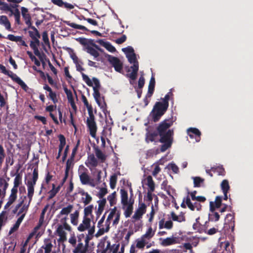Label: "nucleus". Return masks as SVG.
Wrapping results in <instances>:
<instances>
[{
  "mask_svg": "<svg viewBox=\"0 0 253 253\" xmlns=\"http://www.w3.org/2000/svg\"><path fill=\"white\" fill-rule=\"evenodd\" d=\"M38 178V171L35 169L33 172V176L32 179H28L26 183L27 187V197L28 200L26 201L25 203L22 206L21 208L18 212V215L22 213H23V214H25L28 211L34 194V187Z\"/></svg>",
  "mask_w": 253,
  "mask_h": 253,
  "instance_id": "nucleus-2",
  "label": "nucleus"
},
{
  "mask_svg": "<svg viewBox=\"0 0 253 253\" xmlns=\"http://www.w3.org/2000/svg\"><path fill=\"white\" fill-rule=\"evenodd\" d=\"M122 51L126 54V56H127L128 55L134 53V50L133 48L130 46L122 48Z\"/></svg>",
  "mask_w": 253,
  "mask_h": 253,
  "instance_id": "nucleus-56",
  "label": "nucleus"
},
{
  "mask_svg": "<svg viewBox=\"0 0 253 253\" xmlns=\"http://www.w3.org/2000/svg\"><path fill=\"white\" fill-rule=\"evenodd\" d=\"M32 30L28 32L30 37L32 39H39L41 35L38 30L34 26H30Z\"/></svg>",
  "mask_w": 253,
  "mask_h": 253,
  "instance_id": "nucleus-36",
  "label": "nucleus"
},
{
  "mask_svg": "<svg viewBox=\"0 0 253 253\" xmlns=\"http://www.w3.org/2000/svg\"><path fill=\"white\" fill-rule=\"evenodd\" d=\"M126 57L127 58L128 62L130 64H133V65L130 66V67L128 68L127 70V72H129L130 69L132 70V72L130 73L127 74L126 76L131 80L134 81L137 78V72L139 69V63L137 60L136 54L134 53L130 55H128Z\"/></svg>",
  "mask_w": 253,
  "mask_h": 253,
  "instance_id": "nucleus-7",
  "label": "nucleus"
},
{
  "mask_svg": "<svg viewBox=\"0 0 253 253\" xmlns=\"http://www.w3.org/2000/svg\"><path fill=\"white\" fill-rule=\"evenodd\" d=\"M154 234H155V233H154V232H153L152 231V227H150L148 228V229L146 231V233L142 236V237L144 239H147L148 240H149L153 237V236L154 235Z\"/></svg>",
  "mask_w": 253,
  "mask_h": 253,
  "instance_id": "nucleus-45",
  "label": "nucleus"
},
{
  "mask_svg": "<svg viewBox=\"0 0 253 253\" xmlns=\"http://www.w3.org/2000/svg\"><path fill=\"white\" fill-rule=\"evenodd\" d=\"M211 169L212 172L216 173L218 175L224 176L225 174V169L222 166L211 167Z\"/></svg>",
  "mask_w": 253,
  "mask_h": 253,
  "instance_id": "nucleus-39",
  "label": "nucleus"
},
{
  "mask_svg": "<svg viewBox=\"0 0 253 253\" xmlns=\"http://www.w3.org/2000/svg\"><path fill=\"white\" fill-rule=\"evenodd\" d=\"M95 153L96 157L98 159L100 160L101 161H103L105 159V155L99 149L96 148L95 150Z\"/></svg>",
  "mask_w": 253,
  "mask_h": 253,
  "instance_id": "nucleus-50",
  "label": "nucleus"
},
{
  "mask_svg": "<svg viewBox=\"0 0 253 253\" xmlns=\"http://www.w3.org/2000/svg\"><path fill=\"white\" fill-rule=\"evenodd\" d=\"M133 206L132 204H129L125 211V215L126 217H129L132 213Z\"/></svg>",
  "mask_w": 253,
  "mask_h": 253,
  "instance_id": "nucleus-54",
  "label": "nucleus"
},
{
  "mask_svg": "<svg viewBox=\"0 0 253 253\" xmlns=\"http://www.w3.org/2000/svg\"><path fill=\"white\" fill-rule=\"evenodd\" d=\"M11 12L10 15H12V14L14 15V16L15 17V21H16V22L17 23L19 24V22H20V12L18 10V9H16L14 10H12V12Z\"/></svg>",
  "mask_w": 253,
  "mask_h": 253,
  "instance_id": "nucleus-59",
  "label": "nucleus"
},
{
  "mask_svg": "<svg viewBox=\"0 0 253 253\" xmlns=\"http://www.w3.org/2000/svg\"><path fill=\"white\" fill-rule=\"evenodd\" d=\"M220 186L223 193H228L230 190V186L228 180L224 179L222 180Z\"/></svg>",
  "mask_w": 253,
  "mask_h": 253,
  "instance_id": "nucleus-40",
  "label": "nucleus"
},
{
  "mask_svg": "<svg viewBox=\"0 0 253 253\" xmlns=\"http://www.w3.org/2000/svg\"><path fill=\"white\" fill-rule=\"evenodd\" d=\"M86 124L90 135L93 138H95L97 126L94 121V117L91 113H89V117L87 118Z\"/></svg>",
  "mask_w": 253,
  "mask_h": 253,
  "instance_id": "nucleus-9",
  "label": "nucleus"
},
{
  "mask_svg": "<svg viewBox=\"0 0 253 253\" xmlns=\"http://www.w3.org/2000/svg\"><path fill=\"white\" fill-rule=\"evenodd\" d=\"M82 76L83 80L85 82V83L88 86H92L93 87V97L99 106H100V95L99 93V89L100 87V85L99 80L96 78H93L92 80H91L87 75L84 73H82Z\"/></svg>",
  "mask_w": 253,
  "mask_h": 253,
  "instance_id": "nucleus-4",
  "label": "nucleus"
},
{
  "mask_svg": "<svg viewBox=\"0 0 253 253\" xmlns=\"http://www.w3.org/2000/svg\"><path fill=\"white\" fill-rule=\"evenodd\" d=\"M111 219V212L108 214L107 218L105 223V226H98L99 230L95 234L96 237H99L103 235L105 232H107L109 230V220Z\"/></svg>",
  "mask_w": 253,
  "mask_h": 253,
  "instance_id": "nucleus-16",
  "label": "nucleus"
},
{
  "mask_svg": "<svg viewBox=\"0 0 253 253\" xmlns=\"http://www.w3.org/2000/svg\"><path fill=\"white\" fill-rule=\"evenodd\" d=\"M187 133L191 138H195L197 142L200 140L201 133L200 130L195 127H190L187 129Z\"/></svg>",
  "mask_w": 253,
  "mask_h": 253,
  "instance_id": "nucleus-17",
  "label": "nucleus"
},
{
  "mask_svg": "<svg viewBox=\"0 0 253 253\" xmlns=\"http://www.w3.org/2000/svg\"><path fill=\"white\" fill-rule=\"evenodd\" d=\"M27 54L29 55L30 58L31 59L32 61H34L35 64L37 66L40 65V61L36 58V57L33 55L31 51H27Z\"/></svg>",
  "mask_w": 253,
  "mask_h": 253,
  "instance_id": "nucleus-61",
  "label": "nucleus"
},
{
  "mask_svg": "<svg viewBox=\"0 0 253 253\" xmlns=\"http://www.w3.org/2000/svg\"><path fill=\"white\" fill-rule=\"evenodd\" d=\"M94 207L92 205H90L85 207L84 209L83 217L93 219V216L92 215V211Z\"/></svg>",
  "mask_w": 253,
  "mask_h": 253,
  "instance_id": "nucleus-24",
  "label": "nucleus"
},
{
  "mask_svg": "<svg viewBox=\"0 0 253 253\" xmlns=\"http://www.w3.org/2000/svg\"><path fill=\"white\" fill-rule=\"evenodd\" d=\"M73 209L74 206L73 205L68 204L67 206L63 207L61 209L60 212L58 214L57 217L60 218V219H62L66 218V222H67V220L68 219V214L71 213Z\"/></svg>",
  "mask_w": 253,
  "mask_h": 253,
  "instance_id": "nucleus-13",
  "label": "nucleus"
},
{
  "mask_svg": "<svg viewBox=\"0 0 253 253\" xmlns=\"http://www.w3.org/2000/svg\"><path fill=\"white\" fill-rule=\"evenodd\" d=\"M97 42L104 47L108 51H111V44L109 42L105 41V40H99Z\"/></svg>",
  "mask_w": 253,
  "mask_h": 253,
  "instance_id": "nucleus-42",
  "label": "nucleus"
},
{
  "mask_svg": "<svg viewBox=\"0 0 253 253\" xmlns=\"http://www.w3.org/2000/svg\"><path fill=\"white\" fill-rule=\"evenodd\" d=\"M70 57L72 58V59L73 60L74 63L76 64H78L79 63L82 62L78 58V57L76 56V54L73 51H72L70 53Z\"/></svg>",
  "mask_w": 253,
  "mask_h": 253,
  "instance_id": "nucleus-64",
  "label": "nucleus"
},
{
  "mask_svg": "<svg viewBox=\"0 0 253 253\" xmlns=\"http://www.w3.org/2000/svg\"><path fill=\"white\" fill-rule=\"evenodd\" d=\"M136 247L138 249H144L146 244V242H145V240L143 238H142V237H141V239H137L136 241Z\"/></svg>",
  "mask_w": 253,
  "mask_h": 253,
  "instance_id": "nucleus-48",
  "label": "nucleus"
},
{
  "mask_svg": "<svg viewBox=\"0 0 253 253\" xmlns=\"http://www.w3.org/2000/svg\"><path fill=\"white\" fill-rule=\"evenodd\" d=\"M229 218H230V223L226 222V224H229V227L231 226L232 228V231H233L234 229V227H235L234 216L232 214L229 213L226 215V220H228Z\"/></svg>",
  "mask_w": 253,
  "mask_h": 253,
  "instance_id": "nucleus-46",
  "label": "nucleus"
},
{
  "mask_svg": "<svg viewBox=\"0 0 253 253\" xmlns=\"http://www.w3.org/2000/svg\"><path fill=\"white\" fill-rule=\"evenodd\" d=\"M147 185L149 187V190L154 191L155 190V183L153 180L152 177L149 175L146 178Z\"/></svg>",
  "mask_w": 253,
  "mask_h": 253,
  "instance_id": "nucleus-41",
  "label": "nucleus"
},
{
  "mask_svg": "<svg viewBox=\"0 0 253 253\" xmlns=\"http://www.w3.org/2000/svg\"><path fill=\"white\" fill-rule=\"evenodd\" d=\"M7 219V212L6 211H2L0 214V224L3 225Z\"/></svg>",
  "mask_w": 253,
  "mask_h": 253,
  "instance_id": "nucleus-53",
  "label": "nucleus"
},
{
  "mask_svg": "<svg viewBox=\"0 0 253 253\" xmlns=\"http://www.w3.org/2000/svg\"><path fill=\"white\" fill-rule=\"evenodd\" d=\"M60 224L57 225L56 230V233L59 237L58 242H64L67 240V233L66 231L71 232V226L66 222V218L60 219Z\"/></svg>",
  "mask_w": 253,
  "mask_h": 253,
  "instance_id": "nucleus-6",
  "label": "nucleus"
},
{
  "mask_svg": "<svg viewBox=\"0 0 253 253\" xmlns=\"http://www.w3.org/2000/svg\"><path fill=\"white\" fill-rule=\"evenodd\" d=\"M155 85V79L154 76L152 75L148 85V90L147 92V96L151 97L154 93Z\"/></svg>",
  "mask_w": 253,
  "mask_h": 253,
  "instance_id": "nucleus-27",
  "label": "nucleus"
},
{
  "mask_svg": "<svg viewBox=\"0 0 253 253\" xmlns=\"http://www.w3.org/2000/svg\"><path fill=\"white\" fill-rule=\"evenodd\" d=\"M68 242L74 247L77 245V239L74 233L70 234V237L69 238Z\"/></svg>",
  "mask_w": 253,
  "mask_h": 253,
  "instance_id": "nucleus-51",
  "label": "nucleus"
},
{
  "mask_svg": "<svg viewBox=\"0 0 253 253\" xmlns=\"http://www.w3.org/2000/svg\"><path fill=\"white\" fill-rule=\"evenodd\" d=\"M66 23L67 25L73 28L80 29L84 31H88L87 29L84 26L78 25L74 23H71L70 22H67Z\"/></svg>",
  "mask_w": 253,
  "mask_h": 253,
  "instance_id": "nucleus-44",
  "label": "nucleus"
},
{
  "mask_svg": "<svg viewBox=\"0 0 253 253\" xmlns=\"http://www.w3.org/2000/svg\"><path fill=\"white\" fill-rule=\"evenodd\" d=\"M8 76L9 77H10L13 81H14V82L17 83L18 84H19L22 88H23L25 90H26V89L27 88V85L15 74H14L12 72L10 71V72L9 73V74Z\"/></svg>",
  "mask_w": 253,
  "mask_h": 253,
  "instance_id": "nucleus-23",
  "label": "nucleus"
},
{
  "mask_svg": "<svg viewBox=\"0 0 253 253\" xmlns=\"http://www.w3.org/2000/svg\"><path fill=\"white\" fill-rule=\"evenodd\" d=\"M194 180V187H200L201 184L204 183V179L200 177H193Z\"/></svg>",
  "mask_w": 253,
  "mask_h": 253,
  "instance_id": "nucleus-47",
  "label": "nucleus"
},
{
  "mask_svg": "<svg viewBox=\"0 0 253 253\" xmlns=\"http://www.w3.org/2000/svg\"><path fill=\"white\" fill-rule=\"evenodd\" d=\"M199 217L196 219V222L193 225V229L200 233H206V228L199 222Z\"/></svg>",
  "mask_w": 253,
  "mask_h": 253,
  "instance_id": "nucleus-25",
  "label": "nucleus"
},
{
  "mask_svg": "<svg viewBox=\"0 0 253 253\" xmlns=\"http://www.w3.org/2000/svg\"><path fill=\"white\" fill-rule=\"evenodd\" d=\"M177 243L176 237H167L164 239L161 242V245L164 247L169 246Z\"/></svg>",
  "mask_w": 253,
  "mask_h": 253,
  "instance_id": "nucleus-29",
  "label": "nucleus"
},
{
  "mask_svg": "<svg viewBox=\"0 0 253 253\" xmlns=\"http://www.w3.org/2000/svg\"><path fill=\"white\" fill-rule=\"evenodd\" d=\"M87 238H86V244L84 245L80 240H78V244L74 247L72 250L73 253H89L88 250V241Z\"/></svg>",
  "mask_w": 253,
  "mask_h": 253,
  "instance_id": "nucleus-11",
  "label": "nucleus"
},
{
  "mask_svg": "<svg viewBox=\"0 0 253 253\" xmlns=\"http://www.w3.org/2000/svg\"><path fill=\"white\" fill-rule=\"evenodd\" d=\"M159 135L158 131H155L153 132H149L147 134V138L151 142L155 140L156 137Z\"/></svg>",
  "mask_w": 253,
  "mask_h": 253,
  "instance_id": "nucleus-49",
  "label": "nucleus"
},
{
  "mask_svg": "<svg viewBox=\"0 0 253 253\" xmlns=\"http://www.w3.org/2000/svg\"><path fill=\"white\" fill-rule=\"evenodd\" d=\"M22 15L25 20V23L28 26H31V17L30 15L28 13V9L26 8L22 7L21 8Z\"/></svg>",
  "mask_w": 253,
  "mask_h": 253,
  "instance_id": "nucleus-32",
  "label": "nucleus"
},
{
  "mask_svg": "<svg viewBox=\"0 0 253 253\" xmlns=\"http://www.w3.org/2000/svg\"><path fill=\"white\" fill-rule=\"evenodd\" d=\"M53 247L51 241L49 239H45L44 244L42 246V248L44 249V253H50Z\"/></svg>",
  "mask_w": 253,
  "mask_h": 253,
  "instance_id": "nucleus-30",
  "label": "nucleus"
},
{
  "mask_svg": "<svg viewBox=\"0 0 253 253\" xmlns=\"http://www.w3.org/2000/svg\"><path fill=\"white\" fill-rule=\"evenodd\" d=\"M146 209V206L144 203H139L138 208L136 209L134 214L132 216V218L134 219L135 220H139L145 213Z\"/></svg>",
  "mask_w": 253,
  "mask_h": 253,
  "instance_id": "nucleus-15",
  "label": "nucleus"
},
{
  "mask_svg": "<svg viewBox=\"0 0 253 253\" xmlns=\"http://www.w3.org/2000/svg\"><path fill=\"white\" fill-rule=\"evenodd\" d=\"M121 202L124 206L128 205V194L126 191L124 189L121 190Z\"/></svg>",
  "mask_w": 253,
  "mask_h": 253,
  "instance_id": "nucleus-38",
  "label": "nucleus"
},
{
  "mask_svg": "<svg viewBox=\"0 0 253 253\" xmlns=\"http://www.w3.org/2000/svg\"><path fill=\"white\" fill-rule=\"evenodd\" d=\"M64 90L67 95L68 100L71 104V106L74 110H75L76 106L74 102L72 92L70 90H69L67 87H64Z\"/></svg>",
  "mask_w": 253,
  "mask_h": 253,
  "instance_id": "nucleus-26",
  "label": "nucleus"
},
{
  "mask_svg": "<svg viewBox=\"0 0 253 253\" xmlns=\"http://www.w3.org/2000/svg\"><path fill=\"white\" fill-rule=\"evenodd\" d=\"M92 220L93 219L83 217L82 222L79 224L77 228L80 232H83L87 230L88 234L87 235L86 238L88 239H91L92 235L94 233V227L91 226Z\"/></svg>",
  "mask_w": 253,
  "mask_h": 253,
  "instance_id": "nucleus-8",
  "label": "nucleus"
},
{
  "mask_svg": "<svg viewBox=\"0 0 253 253\" xmlns=\"http://www.w3.org/2000/svg\"><path fill=\"white\" fill-rule=\"evenodd\" d=\"M28 199L27 197V196H23L20 197V201L19 202V204H18L16 206L15 208L16 209H19L21 207H22L25 203L26 201H27Z\"/></svg>",
  "mask_w": 253,
  "mask_h": 253,
  "instance_id": "nucleus-55",
  "label": "nucleus"
},
{
  "mask_svg": "<svg viewBox=\"0 0 253 253\" xmlns=\"http://www.w3.org/2000/svg\"><path fill=\"white\" fill-rule=\"evenodd\" d=\"M60 189V186H58L57 187H55V184H52V189L49 191L50 198H53L56 193L58 192Z\"/></svg>",
  "mask_w": 253,
  "mask_h": 253,
  "instance_id": "nucleus-58",
  "label": "nucleus"
},
{
  "mask_svg": "<svg viewBox=\"0 0 253 253\" xmlns=\"http://www.w3.org/2000/svg\"><path fill=\"white\" fill-rule=\"evenodd\" d=\"M24 217H25V213L24 214H22L18 218V219L17 220L16 223L14 224L13 226L10 230L9 234L12 233L13 232H14V231H16L18 229V228H19L21 223L22 222L23 218H24Z\"/></svg>",
  "mask_w": 253,
  "mask_h": 253,
  "instance_id": "nucleus-35",
  "label": "nucleus"
},
{
  "mask_svg": "<svg viewBox=\"0 0 253 253\" xmlns=\"http://www.w3.org/2000/svg\"><path fill=\"white\" fill-rule=\"evenodd\" d=\"M8 184L4 178H0V189L6 190Z\"/></svg>",
  "mask_w": 253,
  "mask_h": 253,
  "instance_id": "nucleus-57",
  "label": "nucleus"
},
{
  "mask_svg": "<svg viewBox=\"0 0 253 253\" xmlns=\"http://www.w3.org/2000/svg\"><path fill=\"white\" fill-rule=\"evenodd\" d=\"M21 178L19 174L17 175L14 180V186L12 189L17 190L18 187L21 183Z\"/></svg>",
  "mask_w": 253,
  "mask_h": 253,
  "instance_id": "nucleus-52",
  "label": "nucleus"
},
{
  "mask_svg": "<svg viewBox=\"0 0 253 253\" xmlns=\"http://www.w3.org/2000/svg\"><path fill=\"white\" fill-rule=\"evenodd\" d=\"M17 190L15 189H11L10 194L8 197V201L4 206V209H8L16 200L17 198Z\"/></svg>",
  "mask_w": 253,
  "mask_h": 253,
  "instance_id": "nucleus-21",
  "label": "nucleus"
},
{
  "mask_svg": "<svg viewBox=\"0 0 253 253\" xmlns=\"http://www.w3.org/2000/svg\"><path fill=\"white\" fill-rule=\"evenodd\" d=\"M71 223L73 225H77L79 222V211L76 210L69 215Z\"/></svg>",
  "mask_w": 253,
  "mask_h": 253,
  "instance_id": "nucleus-28",
  "label": "nucleus"
},
{
  "mask_svg": "<svg viewBox=\"0 0 253 253\" xmlns=\"http://www.w3.org/2000/svg\"><path fill=\"white\" fill-rule=\"evenodd\" d=\"M211 213L209 214V220L211 221H217L219 220L220 216L218 212H215V211H210Z\"/></svg>",
  "mask_w": 253,
  "mask_h": 253,
  "instance_id": "nucleus-43",
  "label": "nucleus"
},
{
  "mask_svg": "<svg viewBox=\"0 0 253 253\" xmlns=\"http://www.w3.org/2000/svg\"><path fill=\"white\" fill-rule=\"evenodd\" d=\"M0 24L4 26L6 30L11 31L10 23L6 16H0Z\"/></svg>",
  "mask_w": 253,
  "mask_h": 253,
  "instance_id": "nucleus-31",
  "label": "nucleus"
},
{
  "mask_svg": "<svg viewBox=\"0 0 253 253\" xmlns=\"http://www.w3.org/2000/svg\"><path fill=\"white\" fill-rule=\"evenodd\" d=\"M160 148L162 152L166 151L168 149L170 148L172 143L163 142Z\"/></svg>",
  "mask_w": 253,
  "mask_h": 253,
  "instance_id": "nucleus-63",
  "label": "nucleus"
},
{
  "mask_svg": "<svg viewBox=\"0 0 253 253\" xmlns=\"http://www.w3.org/2000/svg\"><path fill=\"white\" fill-rule=\"evenodd\" d=\"M123 63L117 57L112 56V67H114L116 71L122 73L123 71Z\"/></svg>",
  "mask_w": 253,
  "mask_h": 253,
  "instance_id": "nucleus-20",
  "label": "nucleus"
},
{
  "mask_svg": "<svg viewBox=\"0 0 253 253\" xmlns=\"http://www.w3.org/2000/svg\"><path fill=\"white\" fill-rule=\"evenodd\" d=\"M85 165L91 171H92L93 168L98 165V161L94 155L90 154L88 156L87 159L85 162Z\"/></svg>",
  "mask_w": 253,
  "mask_h": 253,
  "instance_id": "nucleus-18",
  "label": "nucleus"
},
{
  "mask_svg": "<svg viewBox=\"0 0 253 253\" xmlns=\"http://www.w3.org/2000/svg\"><path fill=\"white\" fill-rule=\"evenodd\" d=\"M173 131L172 129H169L167 132L163 133L162 134H159L160 136L159 141L161 143L168 142L172 143Z\"/></svg>",
  "mask_w": 253,
  "mask_h": 253,
  "instance_id": "nucleus-14",
  "label": "nucleus"
},
{
  "mask_svg": "<svg viewBox=\"0 0 253 253\" xmlns=\"http://www.w3.org/2000/svg\"><path fill=\"white\" fill-rule=\"evenodd\" d=\"M42 38L44 44L48 46H50L49 41L48 38L47 33L46 32H44L42 35Z\"/></svg>",
  "mask_w": 253,
  "mask_h": 253,
  "instance_id": "nucleus-62",
  "label": "nucleus"
},
{
  "mask_svg": "<svg viewBox=\"0 0 253 253\" xmlns=\"http://www.w3.org/2000/svg\"><path fill=\"white\" fill-rule=\"evenodd\" d=\"M93 177L88 174L87 169L83 166H80L78 174L81 182L83 185H88L92 187H97L100 182L101 171L95 169L93 172Z\"/></svg>",
  "mask_w": 253,
  "mask_h": 253,
  "instance_id": "nucleus-1",
  "label": "nucleus"
},
{
  "mask_svg": "<svg viewBox=\"0 0 253 253\" xmlns=\"http://www.w3.org/2000/svg\"><path fill=\"white\" fill-rule=\"evenodd\" d=\"M172 93L171 92H169L164 97V98H161L162 101L163 103L166 104L167 106H169V101L170 98V95H172Z\"/></svg>",
  "mask_w": 253,
  "mask_h": 253,
  "instance_id": "nucleus-60",
  "label": "nucleus"
},
{
  "mask_svg": "<svg viewBox=\"0 0 253 253\" xmlns=\"http://www.w3.org/2000/svg\"><path fill=\"white\" fill-rule=\"evenodd\" d=\"M186 204L187 207L192 211H195V210L199 211L202 209V205L198 202L192 203L188 195L186 196Z\"/></svg>",
  "mask_w": 253,
  "mask_h": 253,
  "instance_id": "nucleus-19",
  "label": "nucleus"
},
{
  "mask_svg": "<svg viewBox=\"0 0 253 253\" xmlns=\"http://www.w3.org/2000/svg\"><path fill=\"white\" fill-rule=\"evenodd\" d=\"M107 239V237L103 238L98 245L101 253H111L110 242Z\"/></svg>",
  "mask_w": 253,
  "mask_h": 253,
  "instance_id": "nucleus-12",
  "label": "nucleus"
},
{
  "mask_svg": "<svg viewBox=\"0 0 253 253\" xmlns=\"http://www.w3.org/2000/svg\"><path fill=\"white\" fill-rule=\"evenodd\" d=\"M222 204V197L220 196H216L215 197V201H211L210 202V211H215L216 209H218L220 207Z\"/></svg>",
  "mask_w": 253,
  "mask_h": 253,
  "instance_id": "nucleus-22",
  "label": "nucleus"
},
{
  "mask_svg": "<svg viewBox=\"0 0 253 253\" xmlns=\"http://www.w3.org/2000/svg\"><path fill=\"white\" fill-rule=\"evenodd\" d=\"M170 215L171 218L172 219V220L175 221L181 222L183 221H185L186 220L184 214L182 212H181L179 215H177L175 214V213L174 211H172L171 212Z\"/></svg>",
  "mask_w": 253,
  "mask_h": 253,
  "instance_id": "nucleus-33",
  "label": "nucleus"
},
{
  "mask_svg": "<svg viewBox=\"0 0 253 253\" xmlns=\"http://www.w3.org/2000/svg\"><path fill=\"white\" fill-rule=\"evenodd\" d=\"M173 121L169 119H166L161 122L157 127L159 134L167 132L169 128L172 125Z\"/></svg>",
  "mask_w": 253,
  "mask_h": 253,
  "instance_id": "nucleus-10",
  "label": "nucleus"
},
{
  "mask_svg": "<svg viewBox=\"0 0 253 253\" xmlns=\"http://www.w3.org/2000/svg\"><path fill=\"white\" fill-rule=\"evenodd\" d=\"M81 194L82 196V202L84 205H87L91 202L92 197L88 193L84 191H82L81 192Z\"/></svg>",
  "mask_w": 253,
  "mask_h": 253,
  "instance_id": "nucleus-34",
  "label": "nucleus"
},
{
  "mask_svg": "<svg viewBox=\"0 0 253 253\" xmlns=\"http://www.w3.org/2000/svg\"><path fill=\"white\" fill-rule=\"evenodd\" d=\"M76 40L83 46V49L84 51L93 56L94 58L98 57L99 56L97 50L102 51L101 49L99 48L90 40L84 38H79L76 39Z\"/></svg>",
  "mask_w": 253,
  "mask_h": 253,
  "instance_id": "nucleus-3",
  "label": "nucleus"
},
{
  "mask_svg": "<svg viewBox=\"0 0 253 253\" xmlns=\"http://www.w3.org/2000/svg\"><path fill=\"white\" fill-rule=\"evenodd\" d=\"M169 106L163 103L161 101L156 102L153 106L150 113V115L153 121L157 122L165 114L168 109Z\"/></svg>",
  "mask_w": 253,
  "mask_h": 253,
  "instance_id": "nucleus-5",
  "label": "nucleus"
},
{
  "mask_svg": "<svg viewBox=\"0 0 253 253\" xmlns=\"http://www.w3.org/2000/svg\"><path fill=\"white\" fill-rule=\"evenodd\" d=\"M56 106L54 105H49L46 107V111L50 112V116L52 119L54 123L56 125L59 124V121L57 120V118L54 116L52 112L56 108Z\"/></svg>",
  "mask_w": 253,
  "mask_h": 253,
  "instance_id": "nucleus-37",
  "label": "nucleus"
}]
</instances>
